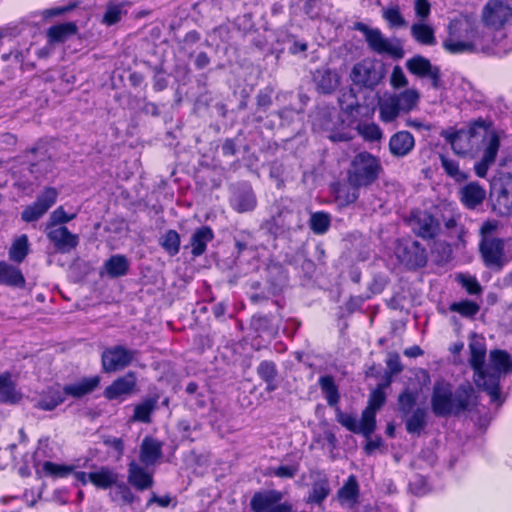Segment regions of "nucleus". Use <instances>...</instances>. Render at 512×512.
I'll return each mask as SVG.
<instances>
[{
	"instance_id": "38",
	"label": "nucleus",
	"mask_w": 512,
	"mask_h": 512,
	"mask_svg": "<svg viewBox=\"0 0 512 512\" xmlns=\"http://www.w3.org/2000/svg\"><path fill=\"white\" fill-rule=\"evenodd\" d=\"M449 310L458 313L463 318L474 320L480 311V305L473 300L463 299L452 302L449 305Z\"/></svg>"
},
{
	"instance_id": "1",
	"label": "nucleus",
	"mask_w": 512,
	"mask_h": 512,
	"mask_svg": "<svg viewBox=\"0 0 512 512\" xmlns=\"http://www.w3.org/2000/svg\"><path fill=\"white\" fill-rule=\"evenodd\" d=\"M477 400L478 396L470 382L461 383L454 390L451 382L440 378L433 384L430 404L436 417L448 418L471 411L477 405Z\"/></svg>"
},
{
	"instance_id": "34",
	"label": "nucleus",
	"mask_w": 512,
	"mask_h": 512,
	"mask_svg": "<svg viewBox=\"0 0 512 512\" xmlns=\"http://www.w3.org/2000/svg\"><path fill=\"white\" fill-rule=\"evenodd\" d=\"M88 478L96 488L107 490L117 484L118 474L108 467H101L98 471L88 473Z\"/></svg>"
},
{
	"instance_id": "26",
	"label": "nucleus",
	"mask_w": 512,
	"mask_h": 512,
	"mask_svg": "<svg viewBox=\"0 0 512 512\" xmlns=\"http://www.w3.org/2000/svg\"><path fill=\"white\" fill-rule=\"evenodd\" d=\"M127 481L138 491L150 489L154 484L153 475L134 460L128 464Z\"/></svg>"
},
{
	"instance_id": "64",
	"label": "nucleus",
	"mask_w": 512,
	"mask_h": 512,
	"mask_svg": "<svg viewBox=\"0 0 512 512\" xmlns=\"http://www.w3.org/2000/svg\"><path fill=\"white\" fill-rule=\"evenodd\" d=\"M370 296H350L349 299L345 303V308L349 313H354L362 309V306L365 301H367Z\"/></svg>"
},
{
	"instance_id": "3",
	"label": "nucleus",
	"mask_w": 512,
	"mask_h": 512,
	"mask_svg": "<svg viewBox=\"0 0 512 512\" xmlns=\"http://www.w3.org/2000/svg\"><path fill=\"white\" fill-rule=\"evenodd\" d=\"M100 382L101 377L99 375H93L83 377L77 382L65 384L64 386L55 383L42 391L35 406L42 411H53L58 406L62 405L67 397L80 399L92 393L99 387Z\"/></svg>"
},
{
	"instance_id": "20",
	"label": "nucleus",
	"mask_w": 512,
	"mask_h": 512,
	"mask_svg": "<svg viewBox=\"0 0 512 512\" xmlns=\"http://www.w3.org/2000/svg\"><path fill=\"white\" fill-rule=\"evenodd\" d=\"M46 236L53 244L54 248L61 252L66 253L75 249L79 244V237L69 231L66 226H54L46 228Z\"/></svg>"
},
{
	"instance_id": "4",
	"label": "nucleus",
	"mask_w": 512,
	"mask_h": 512,
	"mask_svg": "<svg viewBox=\"0 0 512 512\" xmlns=\"http://www.w3.org/2000/svg\"><path fill=\"white\" fill-rule=\"evenodd\" d=\"M382 173L380 158L368 151H360L350 161L346 180L349 184L366 189L376 183Z\"/></svg>"
},
{
	"instance_id": "27",
	"label": "nucleus",
	"mask_w": 512,
	"mask_h": 512,
	"mask_svg": "<svg viewBox=\"0 0 512 512\" xmlns=\"http://www.w3.org/2000/svg\"><path fill=\"white\" fill-rule=\"evenodd\" d=\"M159 399L160 394L158 392H154L144 398L140 403L135 405L131 420L144 424L151 423L152 414L157 409Z\"/></svg>"
},
{
	"instance_id": "37",
	"label": "nucleus",
	"mask_w": 512,
	"mask_h": 512,
	"mask_svg": "<svg viewBox=\"0 0 512 512\" xmlns=\"http://www.w3.org/2000/svg\"><path fill=\"white\" fill-rule=\"evenodd\" d=\"M29 254V241L25 234L17 237L11 244L8 256L9 259L17 264L22 263Z\"/></svg>"
},
{
	"instance_id": "52",
	"label": "nucleus",
	"mask_w": 512,
	"mask_h": 512,
	"mask_svg": "<svg viewBox=\"0 0 512 512\" xmlns=\"http://www.w3.org/2000/svg\"><path fill=\"white\" fill-rule=\"evenodd\" d=\"M337 81L330 70H324L317 79V89L323 94H330L336 88Z\"/></svg>"
},
{
	"instance_id": "8",
	"label": "nucleus",
	"mask_w": 512,
	"mask_h": 512,
	"mask_svg": "<svg viewBox=\"0 0 512 512\" xmlns=\"http://www.w3.org/2000/svg\"><path fill=\"white\" fill-rule=\"evenodd\" d=\"M51 142L47 139L40 138L34 145L27 148L24 154L32 155L33 158L29 160L27 170L30 174L35 176H45L50 173L54 166V159L51 153Z\"/></svg>"
},
{
	"instance_id": "30",
	"label": "nucleus",
	"mask_w": 512,
	"mask_h": 512,
	"mask_svg": "<svg viewBox=\"0 0 512 512\" xmlns=\"http://www.w3.org/2000/svg\"><path fill=\"white\" fill-rule=\"evenodd\" d=\"M282 493L277 490L255 492L250 501L253 512H267L273 505L282 500Z\"/></svg>"
},
{
	"instance_id": "2",
	"label": "nucleus",
	"mask_w": 512,
	"mask_h": 512,
	"mask_svg": "<svg viewBox=\"0 0 512 512\" xmlns=\"http://www.w3.org/2000/svg\"><path fill=\"white\" fill-rule=\"evenodd\" d=\"M318 384L325 395L327 404L335 408L337 422L352 433H361L366 438H370L376 429V420H373V414L368 410H363L360 423H358L355 415L344 413L338 406L340 392L332 375L321 376L318 379Z\"/></svg>"
},
{
	"instance_id": "35",
	"label": "nucleus",
	"mask_w": 512,
	"mask_h": 512,
	"mask_svg": "<svg viewBox=\"0 0 512 512\" xmlns=\"http://www.w3.org/2000/svg\"><path fill=\"white\" fill-rule=\"evenodd\" d=\"M231 206L238 213L253 211L257 206V198L251 188L237 192L231 200Z\"/></svg>"
},
{
	"instance_id": "32",
	"label": "nucleus",
	"mask_w": 512,
	"mask_h": 512,
	"mask_svg": "<svg viewBox=\"0 0 512 512\" xmlns=\"http://www.w3.org/2000/svg\"><path fill=\"white\" fill-rule=\"evenodd\" d=\"M360 189L363 188L356 187L355 185L349 183H336L332 188L335 201L341 207H347L351 204H354L360 196Z\"/></svg>"
},
{
	"instance_id": "23",
	"label": "nucleus",
	"mask_w": 512,
	"mask_h": 512,
	"mask_svg": "<svg viewBox=\"0 0 512 512\" xmlns=\"http://www.w3.org/2000/svg\"><path fill=\"white\" fill-rule=\"evenodd\" d=\"M415 147V138L407 130L394 133L388 143L390 154L395 158H404L409 155Z\"/></svg>"
},
{
	"instance_id": "33",
	"label": "nucleus",
	"mask_w": 512,
	"mask_h": 512,
	"mask_svg": "<svg viewBox=\"0 0 512 512\" xmlns=\"http://www.w3.org/2000/svg\"><path fill=\"white\" fill-rule=\"evenodd\" d=\"M78 32L75 22H65L52 25L47 29L46 35L49 43H64L68 38Z\"/></svg>"
},
{
	"instance_id": "47",
	"label": "nucleus",
	"mask_w": 512,
	"mask_h": 512,
	"mask_svg": "<svg viewBox=\"0 0 512 512\" xmlns=\"http://www.w3.org/2000/svg\"><path fill=\"white\" fill-rule=\"evenodd\" d=\"M122 5L114 2H108L106 11L104 12L101 23L106 26H112L119 23L122 19Z\"/></svg>"
},
{
	"instance_id": "22",
	"label": "nucleus",
	"mask_w": 512,
	"mask_h": 512,
	"mask_svg": "<svg viewBox=\"0 0 512 512\" xmlns=\"http://www.w3.org/2000/svg\"><path fill=\"white\" fill-rule=\"evenodd\" d=\"M37 453L38 452H35L33 456V468L38 479L43 477H50L52 479L67 478L72 474L74 470L73 465L59 464L52 461L41 463V461L36 458Z\"/></svg>"
},
{
	"instance_id": "16",
	"label": "nucleus",
	"mask_w": 512,
	"mask_h": 512,
	"mask_svg": "<svg viewBox=\"0 0 512 512\" xmlns=\"http://www.w3.org/2000/svg\"><path fill=\"white\" fill-rule=\"evenodd\" d=\"M490 362L492 365V369H489V374L497 375L499 392L496 398L493 395L488 396L490 397V401L492 403L501 406L505 401V398L502 395V388L500 384L501 374L512 373V357L506 350L494 349L490 351Z\"/></svg>"
},
{
	"instance_id": "13",
	"label": "nucleus",
	"mask_w": 512,
	"mask_h": 512,
	"mask_svg": "<svg viewBox=\"0 0 512 512\" xmlns=\"http://www.w3.org/2000/svg\"><path fill=\"white\" fill-rule=\"evenodd\" d=\"M293 209L277 202L273 205L269 218L262 222L261 228L269 235L277 238L291 227Z\"/></svg>"
},
{
	"instance_id": "14",
	"label": "nucleus",
	"mask_w": 512,
	"mask_h": 512,
	"mask_svg": "<svg viewBox=\"0 0 512 512\" xmlns=\"http://www.w3.org/2000/svg\"><path fill=\"white\" fill-rule=\"evenodd\" d=\"M412 232L424 241H434L441 231L440 221L428 211L411 212Z\"/></svg>"
},
{
	"instance_id": "19",
	"label": "nucleus",
	"mask_w": 512,
	"mask_h": 512,
	"mask_svg": "<svg viewBox=\"0 0 512 512\" xmlns=\"http://www.w3.org/2000/svg\"><path fill=\"white\" fill-rule=\"evenodd\" d=\"M463 22L459 19H452L448 24V38L443 41V48L450 54H462L464 52L474 53L477 48L473 42L456 41L459 32L462 30Z\"/></svg>"
},
{
	"instance_id": "5",
	"label": "nucleus",
	"mask_w": 512,
	"mask_h": 512,
	"mask_svg": "<svg viewBox=\"0 0 512 512\" xmlns=\"http://www.w3.org/2000/svg\"><path fill=\"white\" fill-rule=\"evenodd\" d=\"M493 122L482 117L472 119L467 123V128L452 129L442 133L444 139L451 145L452 150L459 156H466L472 149L470 140L477 138L481 133L489 132Z\"/></svg>"
},
{
	"instance_id": "43",
	"label": "nucleus",
	"mask_w": 512,
	"mask_h": 512,
	"mask_svg": "<svg viewBox=\"0 0 512 512\" xmlns=\"http://www.w3.org/2000/svg\"><path fill=\"white\" fill-rule=\"evenodd\" d=\"M431 66L430 60L422 55H415L406 61L407 70L419 78H426Z\"/></svg>"
},
{
	"instance_id": "18",
	"label": "nucleus",
	"mask_w": 512,
	"mask_h": 512,
	"mask_svg": "<svg viewBox=\"0 0 512 512\" xmlns=\"http://www.w3.org/2000/svg\"><path fill=\"white\" fill-rule=\"evenodd\" d=\"M350 78L358 87L374 89L379 84L381 75L372 61L363 60L354 64Z\"/></svg>"
},
{
	"instance_id": "48",
	"label": "nucleus",
	"mask_w": 512,
	"mask_h": 512,
	"mask_svg": "<svg viewBox=\"0 0 512 512\" xmlns=\"http://www.w3.org/2000/svg\"><path fill=\"white\" fill-rule=\"evenodd\" d=\"M417 404V394L413 391L405 389L398 396L399 410L402 414H410Z\"/></svg>"
},
{
	"instance_id": "60",
	"label": "nucleus",
	"mask_w": 512,
	"mask_h": 512,
	"mask_svg": "<svg viewBox=\"0 0 512 512\" xmlns=\"http://www.w3.org/2000/svg\"><path fill=\"white\" fill-rule=\"evenodd\" d=\"M390 83L393 88L399 89L408 85V80L399 65H396L392 69Z\"/></svg>"
},
{
	"instance_id": "51",
	"label": "nucleus",
	"mask_w": 512,
	"mask_h": 512,
	"mask_svg": "<svg viewBox=\"0 0 512 512\" xmlns=\"http://www.w3.org/2000/svg\"><path fill=\"white\" fill-rule=\"evenodd\" d=\"M403 111H411L419 101V93L413 89H406L395 97Z\"/></svg>"
},
{
	"instance_id": "25",
	"label": "nucleus",
	"mask_w": 512,
	"mask_h": 512,
	"mask_svg": "<svg viewBox=\"0 0 512 512\" xmlns=\"http://www.w3.org/2000/svg\"><path fill=\"white\" fill-rule=\"evenodd\" d=\"M163 456V443L152 437L145 436L140 445L139 459L146 466L155 465Z\"/></svg>"
},
{
	"instance_id": "44",
	"label": "nucleus",
	"mask_w": 512,
	"mask_h": 512,
	"mask_svg": "<svg viewBox=\"0 0 512 512\" xmlns=\"http://www.w3.org/2000/svg\"><path fill=\"white\" fill-rule=\"evenodd\" d=\"M160 245L170 255L175 256L180 251V235L174 229L167 230L161 237Z\"/></svg>"
},
{
	"instance_id": "46",
	"label": "nucleus",
	"mask_w": 512,
	"mask_h": 512,
	"mask_svg": "<svg viewBox=\"0 0 512 512\" xmlns=\"http://www.w3.org/2000/svg\"><path fill=\"white\" fill-rule=\"evenodd\" d=\"M401 111L403 110L399 101H397L395 97H392L389 101L381 104L380 117L385 122H391L398 117Z\"/></svg>"
},
{
	"instance_id": "28",
	"label": "nucleus",
	"mask_w": 512,
	"mask_h": 512,
	"mask_svg": "<svg viewBox=\"0 0 512 512\" xmlns=\"http://www.w3.org/2000/svg\"><path fill=\"white\" fill-rule=\"evenodd\" d=\"M0 285L22 289L26 285V279L18 266L2 260L0 261Z\"/></svg>"
},
{
	"instance_id": "41",
	"label": "nucleus",
	"mask_w": 512,
	"mask_h": 512,
	"mask_svg": "<svg viewBox=\"0 0 512 512\" xmlns=\"http://www.w3.org/2000/svg\"><path fill=\"white\" fill-rule=\"evenodd\" d=\"M331 226V215L326 211H317L311 214L309 227L315 235H324Z\"/></svg>"
},
{
	"instance_id": "42",
	"label": "nucleus",
	"mask_w": 512,
	"mask_h": 512,
	"mask_svg": "<svg viewBox=\"0 0 512 512\" xmlns=\"http://www.w3.org/2000/svg\"><path fill=\"white\" fill-rule=\"evenodd\" d=\"M427 413L424 408H417L412 415L406 420V431L409 434L420 435L427 425Z\"/></svg>"
},
{
	"instance_id": "24",
	"label": "nucleus",
	"mask_w": 512,
	"mask_h": 512,
	"mask_svg": "<svg viewBox=\"0 0 512 512\" xmlns=\"http://www.w3.org/2000/svg\"><path fill=\"white\" fill-rule=\"evenodd\" d=\"M485 197V189L476 181L469 182L459 191L461 204L469 210H474L480 206L485 200Z\"/></svg>"
},
{
	"instance_id": "12",
	"label": "nucleus",
	"mask_w": 512,
	"mask_h": 512,
	"mask_svg": "<svg viewBox=\"0 0 512 512\" xmlns=\"http://www.w3.org/2000/svg\"><path fill=\"white\" fill-rule=\"evenodd\" d=\"M138 379L135 371H128L118 376L110 385L106 386L103 396L108 401H124L138 392Z\"/></svg>"
},
{
	"instance_id": "29",
	"label": "nucleus",
	"mask_w": 512,
	"mask_h": 512,
	"mask_svg": "<svg viewBox=\"0 0 512 512\" xmlns=\"http://www.w3.org/2000/svg\"><path fill=\"white\" fill-rule=\"evenodd\" d=\"M214 231L208 225L198 227L190 238L191 255L193 258L202 256L206 250L208 243L214 239Z\"/></svg>"
},
{
	"instance_id": "45",
	"label": "nucleus",
	"mask_w": 512,
	"mask_h": 512,
	"mask_svg": "<svg viewBox=\"0 0 512 512\" xmlns=\"http://www.w3.org/2000/svg\"><path fill=\"white\" fill-rule=\"evenodd\" d=\"M440 161L444 172L456 182H463L468 179V174L460 171L459 163L456 160L441 155Z\"/></svg>"
},
{
	"instance_id": "36",
	"label": "nucleus",
	"mask_w": 512,
	"mask_h": 512,
	"mask_svg": "<svg viewBox=\"0 0 512 512\" xmlns=\"http://www.w3.org/2000/svg\"><path fill=\"white\" fill-rule=\"evenodd\" d=\"M129 261L125 255L115 254L110 256L104 264L106 273L111 278L125 276L129 271Z\"/></svg>"
},
{
	"instance_id": "15",
	"label": "nucleus",
	"mask_w": 512,
	"mask_h": 512,
	"mask_svg": "<svg viewBox=\"0 0 512 512\" xmlns=\"http://www.w3.org/2000/svg\"><path fill=\"white\" fill-rule=\"evenodd\" d=\"M57 197L58 191L56 188L45 187L36 200L23 209L21 219L27 223L38 221L56 203Z\"/></svg>"
},
{
	"instance_id": "58",
	"label": "nucleus",
	"mask_w": 512,
	"mask_h": 512,
	"mask_svg": "<svg viewBox=\"0 0 512 512\" xmlns=\"http://www.w3.org/2000/svg\"><path fill=\"white\" fill-rule=\"evenodd\" d=\"M103 444L107 448L116 452L117 459H120L123 456L124 450H125V444H124V441L122 438L106 436L103 439Z\"/></svg>"
},
{
	"instance_id": "31",
	"label": "nucleus",
	"mask_w": 512,
	"mask_h": 512,
	"mask_svg": "<svg viewBox=\"0 0 512 512\" xmlns=\"http://www.w3.org/2000/svg\"><path fill=\"white\" fill-rule=\"evenodd\" d=\"M360 497V487L355 475H350L337 491V499L341 505L350 504L354 506L358 504Z\"/></svg>"
},
{
	"instance_id": "17",
	"label": "nucleus",
	"mask_w": 512,
	"mask_h": 512,
	"mask_svg": "<svg viewBox=\"0 0 512 512\" xmlns=\"http://www.w3.org/2000/svg\"><path fill=\"white\" fill-rule=\"evenodd\" d=\"M482 17L487 26L500 29L512 17V8L501 0H489L483 8Z\"/></svg>"
},
{
	"instance_id": "61",
	"label": "nucleus",
	"mask_w": 512,
	"mask_h": 512,
	"mask_svg": "<svg viewBox=\"0 0 512 512\" xmlns=\"http://www.w3.org/2000/svg\"><path fill=\"white\" fill-rule=\"evenodd\" d=\"M272 90H260L256 96L257 109L266 112L267 109L272 105Z\"/></svg>"
},
{
	"instance_id": "59",
	"label": "nucleus",
	"mask_w": 512,
	"mask_h": 512,
	"mask_svg": "<svg viewBox=\"0 0 512 512\" xmlns=\"http://www.w3.org/2000/svg\"><path fill=\"white\" fill-rule=\"evenodd\" d=\"M115 486L116 492L120 496L124 504L132 505L136 501V495L132 492L131 488L126 483L117 482Z\"/></svg>"
},
{
	"instance_id": "54",
	"label": "nucleus",
	"mask_w": 512,
	"mask_h": 512,
	"mask_svg": "<svg viewBox=\"0 0 512 512\" xmlns=\"http://www.w3.org/2000/svg\"><path fill=\"white\" fill-rule=\"evenodd\" d=\"M359 134L367 141L376 142L382 138V130L378 124L371 122L358 126Z\"/></svg>"
},
{
	"instance_id": "6",
	"label": "nucleus",
	"mask_w": 512,
	"mask_h": 512,
	"mask_svg": "<svg viewBox=\"0 0 512 512\" xmlns=\"http://www.w3.org/2000/svg\"><path fill=\"white\" fill-rule=\"evenodd\" d=\"M469 363L474 371V381L477 387L488 395L498 396V377L496 374H489V368L485 367L486 346L481 342L469 344Z\"/></svg>"
},
{
	"instance_id": "62",
	"label": "nucleus",
	"mask_w": 512,
	"mask_h": 512,
	"mask_svg": "<svg viewBox=\"0 0 512 512\" xmlns=\"http://www.w3.org/2000/svg\"><path fill=\"white\" fill-rule=\"evenodd\" d=\"M298 472V465H281L273 469L270 473L279 478H294Z\"/></svg>"
},
{
	"instance_id": "57",
	"label": "nucleus",
	"mask_w": 512,
	"mask_h": 512,
	"mask_svg": "<svg viewBox=\"0 0 512 512\" xmlns=\"http://www.w3.org/2000/svg\"><path fill=\"white\" fill-rule=\"evenodd\" d=\"M0 381H2L0 385L1 394L6 400H12L14 398L15 385L11 379V374L9 372L0 374Z\"/></svg>"
},
{
	"instance_id": "56",
	"label": "nucleus",
	"mask_w": 512,
	"mask_h": 512,
	"mask_svg": "<svg viewBox=\"0 0 512 512\" xmlns=\"http://www.w3.org/2000/svg\"><path fill=\"white\" fill-rule=\"evenodd\" d=\"M457 281L469 295H478L482 292V287L474 276L459 274L457 276Z\"/></svg>"
},
{
	"instance_id": "49",
	"label": "nucleus",
	"mask_w": 512,
	"mask_h": 512,
	"mask_svg": "<svg viewBox=\"0 0 512 512\" xmlns=\"http://www.w3.org/2000/svg\"><path fill=\"white\" fill-rule=\"evenodd\" d=\"M386 402V394L381 386L375 388L369 397L368 406L364 410H368L373 414V420H376V411L379 410Z\"/></svg>"
},
{
	"instance_id": "55",
	"label": "nucleus",
	"mask_w": 512,
	"mask_h": 512,
	"mask_svg": "<svg viewBox=\"0 0 512 512\" xmlns=\"http://www.w3.org/2000/svg\"><path fill=\"white\" fill-rule=\"evenodd\" d=\"M383 18L392 28H400L406 25L405 18L403 17L399 7L397 6L390 7L384 10Z\"/></svg>"
},
{
	"instance_id": "10",
	"label": "nucleus",
	"mask_w": 512,
	"mask_h": 512,
	"mask_svg": "<svg viewBox=\"0 0 512 512\" xmlns=\"http://www.w3.org/2000/svg\"><path fill=\"white\" fill-rule=\"evenodd\" d=\"M395 254L399 262L409 270L423 268L428 261L426 248L417 240H399Z\"/></svg>"
},
{
	"instance_id": "40",
	"label": "nucleus",
	"mask_w": 512,
	"mask_h": 512,
	"mask_svg": "<svg viewBox=\"0 0 512 512\" xmlns=\"http://www.w3.org/2000/svg\"><path fill=\"white\" fill-rule=\"evenodd\" d=\"M330 493V486L328 479H319L312 484L311 491L309 492L306 503L321 505Z\"/></svg>"
},
{
	"instance_id": "50",
	"label": "nucleus",
	"mask_w": 512,
	"mask_h": 512,
	"mask_svg": "<svg viewBox=\"0 0 512 512\" xmlns=\"http://www.w3.org/2000/svg\"><path fill=\"white\" fill-rule=\"evenodd\" d=\"M76 214H68L64 210L63 206L57 207L51 214L46 223V228H51L54 226H64V224L75 219Z\"/></svg>"
},
{
	"instance_id": "39",
	"label": "nucleus",
	"mask_w": 512,
	"mask_h": 512,
	"mask_svg": "<svg viewBox=\"0 0 512 512\" xmlns=\"http://www.w3.org/2000/svg\"><path fill=\"white\" fill-rule=\"evenodd\" d=\"M412 37L422 45L433 46L436 44L434 29L424 23H415L411 26Z\"/></svg>"
},
{
	"instance_id": "53",
	"label": "nucleus",
	"mask_w": 512,
	"mask_h": 512,
	"mask_svg": "<svg viewBox=\"0 0 512 512\" xmlns=\"http://www.w3.org/2000/svg\"><path fill=\"white\" fill-rule=\"evenodd\" d=\"M257 374L262 381L276 380L278 371L275 362L263 360L257 367Z\"/></svg>"
},
{
	"instance_id": "63",
	"label": "nucleus",
	"mask_w": 512,
	"mask_h": 512,
	"mask_svg": "<svg viewBox=\"0 0 512 512\" xmlns=\"http://www.w3.org/2000/svg\"><path fill=\"white\" fill-rule=\"evenodd\" d=\"M76 6H77L76 3H70L67 5H63V6H57V7L45 9L43 11V17L44 18H52V17H56V16H61V15H64V14L72 11L73 9H75Z\"/></svg>"
},
{
	"instance_id": "7",
	"label": "nucleus",
	"mask_w": 512,
	"mask_h": 512,
	"mask_svg": "<svg viewBox=\"0 0 512 512\" xmlns=\"http://www.w3.org/2000/svg\"><path fill=\"white\" fill-rule=\"evenodd\" d=\"M136 354V350L122 344L105 347L101 352V370L107 374L123 371L132 364Z\"/></svg>"
},
{
	"instance_id": "21",
	"label": "nucleus",
	"mask_w": 512,
	"mask_h": 512,
	"mask_svg": "<svg viewBox=\"0 0 512 512\" xmlns=\"http://www.w3.org/2000/svg\"><path fill=\"white\" fill-rule=\"evenodd\" d=\"M501 141L497 131L492 130L489 132L488 143L483 151L480 161L474 165L475 174L480 178H485L489 167L495 162L498 151L500 149Z\"/></svg>"
},
{
	"instance_id": "9",
	"label": "nucleus",
	"mask_w": 512,
	"mask_h": 512,
	"mask_svg": "<svg viewBox=\"0 0 512 512\" xmlns=\"http://www.w3.org/2000/svg\"><path fill=\"white\" fill-rule=\"evenodd\" d=\"M353 30L361 32L367 42L368 47L378 54H388L394 59H401L404 56V50L400 45H392L390 41L383 37L378 28H370L363 22H355Z\"/></svg>"
},
{
	"instance_id": "11",
	"label": "nucleus",
	"mask_w": 512,
	"mask_h": 512,
	"mask_svg": "<svg viewBox=\"0 0 512 512\" xmlns=\"http://www.w3.org/2000/svg\"><path fill=\"white\" fill-rule=\"evenodd\" d=\"M479 253L486 268L501 271L506 263L505 241L502 238H484L479 242Z\"/></svg>"
}]
</instances>
